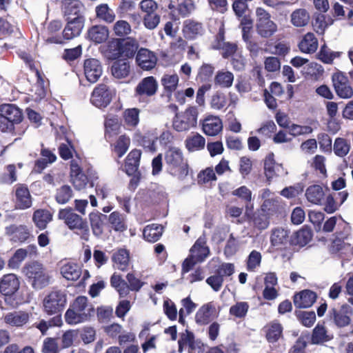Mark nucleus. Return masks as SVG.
<instances>
[{"instance_id": "1", "label": "nucleus", "mask_w": 353, "mask_h": 353, "mask_svg": "<svg viewBox=\"0 0 353 353\" xmlns=\"http://www.w3.org/2000/svg\"><path fill=\"white\" fill-rule=\"evenodd\" d=\"M94 312L92 305L88 303V298L78 296L70 305L65 314V319L70 325H77L88 321Z\"/></svg>"}, {"instance_id": "2", "label": "nucleus", "mask_w": 353, "mask_h": 353, "mask_svg": "<svg viewBox=\"0 0 353 353\" xmlns=\"http://www.w3.org/2000/svg\"><path fill=\"white\" fill-rule=\"evenodd\" d=\"M23 272L34 290H41L50 284L52 276L41 263L33 261L27 263L23 267Z\"/></svg>"}, {"instance_id": "3", "label": "nucleus", "mask_w": 353, "mask_h": 353, "mask_svg": "<svg viewBox=\"0 0 353 353\" xmlns=\"http://www.w3.org/2000/svg\"><path fill=\"white\" fill-rule=\"evenodd\" d=\"M165 161L172 175L181 179L188 174L187 165L183 161L182 152L178 148L170 147L165 153Z\"/></svg>"}, {"instance_id": "4", "label": "nucleus", "mask_w": 353, "mask_h": 353, "mask_svg": "<svg viewBox=\"0 0 353 353\" xmlns=\"http://www.w3.org/2000/svg\"><path fill=\"white\" fill-rule=\"evenodd\" d=\"M67 302L66 294L64 291L54 289L49 292L43 298V310L48 315L61 313Z\"/></svg>"}, {"instance_id": "5", "label": "nucleus", "mask_w": 353, "mask_h": 353, "mask_svg": "<svg viewBox=\"0 0 353 353\" xmlns=\"http://www.w3.org/2000/svg\"><path fill=\"white\" fill-rule=\"evenodd\" d=\"M353 308L347 303H343L339 307H334L329 310L330 320L338 328L347 327L352 323Z\"/></svg>"}, {"instance_id": "6", "label": "nucleus", "mask_w": 353, "mask_h": 353, "mask_svg": "<svg viewBox=\"0 0 353 353\" xmlns=\"http://www.w3.org/2000/svg\"><path fill=\"white\" fill-rule=\"evenodd\" d=\"M332 85L337 96L341 99H350L353 97V88L347 76L339 71L332 76Z\"/></svg>"}, {"instance_id": "7", "label": "nucleus", "mask_w": 353, "mask_h": 353, "mask_svg": "<svg viewBox=\"0 0 353 353\" xmlns=\"http://www.w3.org/2000/svg\"><path fill=\"white\" fill-rule=\"evenodd\" d=\"M112 100V94L108 88L101 84L94 88L91 96V103L97 108H105Z\"/></svg>"}, {"instance_id": "8", "label": "nucleus", "mask_w": 353, "mask_h": 353, "mask_svg": "<svg viewBox=\"0 0 353 353\" xmlns=\"http://www.w3.org/2000/svg\"><path fill=\"white\" fill-rule=\"evenodd\" d=\"M158 89V83L154 77L143 78L137 85L134 90L136 96L152 97L154 95Z\"/></svg>"}, {"instance_id": "9", "label": "nucleus", "mask_w": 353, "mask_h": 353, "mask_svg": "<svg viewBox=\"0 0 353 353\" xmlns=\"http://www.w3.org/2000/svg\"><path fill=\"white\" fill-rule=\"evenodd\" d=\"M70 181L77 190H83L88 183L87 176L82 172L76 160L70 162Z\"/></svg>"}, {"instance_id": "10", "label": "nucleus", "mask_w": 353, "mask_h": 353, "mask_svg": "<svg viewBox=\"0 0 353 353\" xmlns=\"http://www.w3.org/2000/svg\"><path fill=\"white\" fill-rule=\"evenodd\" d=\"M83 68L85 76L90 83L97 82L103 72L101 63L96 59H86Z\"/></svg>"}, {"instance_id": "11", "label": "nucleus", "mask_w": 353, "mask_h": 353, "mask_svg": "<svg viewBox=\"0 0 353 353\" xmlns=\"http://www.w3.org/2000/svg\"><path fill=\"white\" fill-rule=\"evenodd\" d=\"M138 65L144 70H150L157 65V57L156 54L146 48H141L136 57Z\"/></svg>"}, {"instance_id": "12", "label": "nucleus", "mask_w": 353, "mask_h": 353, "mask_svg": "<svg viewBox=\"0 0 353 353\" xmlns=\"http://www.w3.org/2000/svg\"><path fill=\"white\" fill-rule=\"evenodd\" d=\"M1 119L6 120L12 125L13 123H19L22 120L21 110L14 104H3L0 105Z\"/></svg>"}, {"instance_id": "13", "label": "nucleus", "mask_w": 353, "mask_h": 353, "mask_svg": "<svg viewBox=\"0 0 353 353\" xmlns=\"http://www.w3.org/2000/svg\"><path fill=\"white\" fill-rule=\"evenodd\" d=\"M20 282L14 274L4 275L0 280V292L5 296L14 294L19 289Z\"/></svg>"}, {"instance_id": "14", "label": "nucleus", "mask_w": 353, "mask_h": 353, "mask_svg": "<svg viewBox=\"0 0 353 353\" xmlns=\"http://www.w3.org/2000/svg\"><path fill=\"white\" fill-rule=\"evenodd\" d=\"M58 218L63 220L70 230H77L84 221L81 216L74 213L71 208L59 210Z\"/></svg>"}, {"instance_id": "15", "label": "nucleus", "mask_w": 353, "mask_h": 353, "mask_svg": "<svg viewBox=\"0 0 353 353\" xmlns=\"http://www.w3.org/2000/svg\"><path fill=\"white\" fill-rule=\"evenodd\" d=\"M68 23L63 31L64 39L70 40L80 35L84 26V17H77L75 19H66Z\"/></svg>"}, {"instance_id": "16", "label": "nucleus", "mask_w": 353, "mask_h": 353, "mask_svg": "<svg viewBox=\"0 0 353 353\" xmlns=\"http://www.w3.org/2000/svg\"><path fill=\"white\" fill-rule=\"evenodd\" d=\"M16 208L25 210L32 206V197L28 188L23 185H18L16 191Z\"/></svg>"}, {"instance_id": "17", "label": "nucleus", "mask_w": 353, "mask_h": 353, "mask_svg": "<svg viewBox=\"0 0 353 353\" xmlns=\"http://www.w3.org/2000/svg\"><path fill=\"white\" fill-rule=\"evenodd\" d=\"M83 6L79 0H65L63 3V11L66 19L83 17Z\"/></svg>"}, {"instance_id": "18", "label": "nucleus", "mask_w": 353, "mask_h": 353, "mask_svg": "<svg viewBox=\"0 0 353 353\" xmlns=\"http://www.w3.org/2000/svg\"><path fill=\"white\" fill-rule=\"evenodd\" d=\"M216 315V306L213 302L202 305L196 314V323L202 325L208 324Z\"/></svg>"}, {"instance_id": "19", "label": "nucleus", "mask_w": 353, "mask_h": 353, "mask_svg": "<svg viewBox=\"0 0 353 353\" xmlns=\"http://www.w3.org/2000/svg\"><path fill=\"white\" fill-rule=\"evenodd\" d=\"M265 174L268 180L275 176H283L287 174L281 164L276 163L273 154L268 155L264 161Z\"/></svg>"}, {"instance_id": "20", "label": "nucleus", "mask_w": 353, "mask_h": 353, "mask_svg": "<svg viewBox=\"0 0 353 353\" xmlns=\"http://www.w3.org/2000/svg\"><path fill=\"white\" fill-rule=\"evenodd\" d=\"M30 319V314L23 311H14L6 314L3 320L6 324L14 327H21L26 324Z\"/></svg>"}, {"instance_id": "21", "label": "nucleus", "mask_w": 353, "mask_h": 353, "mask_svg": "<svg viewBox=\"0 0 353 353\" xmlns=\"http://www.w3.org/2000/svg\"><path fill=\"white\" fill-rule=\"evenodd\" d=\"M6 234L14 241L24 242L29 237V231L24 225H10L5 228Z\"/></svg>"}, {"instance_id": "22", "label": "nucleus", "mask_w": 353, "mask_h": 353, "mask_svg": "<svg viewBox=\"0 0 353 353\" xmlns=\"http://www.w3.org/2000/svg\"><path fill=\"white\" fill-rule=\"evenodd\" d=\"M316 299V294L315 292L305 290L294 296V303L297 307L306 308L312 306Z\"/></svg>"}, {"instance_id": "23", "label": "nucleus", "mask_w": 353, "mask_h": 353, "mask_svg": "<svg viewBox=\"0 0 353 353\" xmlns=\"http://www.w3.org/2000/svg\"><path fill=\"white\" fill-rule=\"evenodd\" d=\"M205 244V240L199 238L190 249V255L196 262L201 263L208 256L210 250Z\"/></svg>"}, {"instance_id": "24", "label": "nucleus", "mask_w": 353, "mask_h": 353, "mask_svg": "<svg viewBox=\"0 0 353 353\" xmlns=\"http://www.w3.org/2000/svg\"><path fill=\"white\" fill-rule=\"evenodd\" d=\"M61 274L68 281H77L82 274L81 268L74 263H66L60 268Z\"/></svg>"}, {"instance_id": "25", "label": "nucleus", "mask_w": 353, "mask_h": 353, "mask_svg": "<svg viewBox=\"0 0 353 353\" xmlns=\"http://www.w3.org/2000/svg\"><path fill=\"white\" fill-rule=\"evenodd\" d=\"M305 195L308 202L314 205H321L324 199L325 192L321 185H312L306 189Z\"/></svg>"}, {"instance_id": "26", "label": "nucleus", "mask_w": 353, "mask_h": 353, "mask_svg": "<svg viewBox=\"0 0 353 353\" xmlns=\"http://www.w3.org/2000/svg\"><path fill=\"white\" fill-rule=\"evenodd\" d=\"M310 21V13L305 8L296 9L290 14V22L296 28H303L307 26Z\"/></svg>"}, {"instance_id": "27", "label": "nucleus", "mask_w": 353, "mask_h": 353, "mask_svg": "<svg viewBox=\"0 0 353 353\" xmlns=\"http://www.w3.org/2000/svg\"><path fill=\"white\" fill-rule=\"evenodd\" d=\"M109 36V30L104 26H93L88 31V38L95 43H101L106 41Z\"/></svg>"}, {"instance_id": "28", "label": "nucleus", "mask_w": 353, "mask_h": 353, "mask_svg": "<svg viewBox=\"0 0 353 353\" xmlns=\"http://www.w3.org/2000/svg\"><path fill=\"white\" fill-rule=\"evenodd\" d=\"M130 72V63L125 59L114 61L111 66L112 76L118 79L126 78Z\"/></svg>"}, {"instance_id": "29", "label": "nucleus", "mask_w": 353, "mask_h": 353, "mask_svg": "<svg viewBox=\"0 0 353 353\" xmlns=\"http://www.w3.org/2000/svg\"><path fill=\"white\" fill-rule=\"evenodd\" d=\"M104 56L109 60H115L122 56L121 43L119 39L110 41L103 50Z\"/></svg>"}, {"instance_id": "30", "label": "nucleus", "mask_w": 353, "mask_h": 353, "mask_svg": "<svg viewBox=\"0 0 353 353\" xmlns=\"http://www.w3.org/2000/svg\"><path fill=\"white\" fill-rule=\"evenodd\" d=\"M234 78L232 72L222 69L216 72L214 78V83L215 85L221 88H229L233 84Z\"/></svg>"}, {"instance_id": "31", "label": "nucleus", "mask_w": 353, "mask_h": 353, "mask_svg": "<svg viewBox=\"0 0 353 353\" xmlns=\"http://www.w3.org/2000/svg\"><path fill=\"white\" fill-rule=\"evenodd\" d=\"M141 152L139 150H132L127 156L125 163V172L128 175L135 173L139 166Z\"/></svg>"}, {"instance_id": "32", "label": "nucleus", "mask_w": 353, "mask_h": 353, "mask_svg": "<svg viewBox=\"0 0 353 353\" xmlns=\"http://www.w3.org/2000/svg\"><path fill=\"white\" fill-rule=\"evenodd\" d=\"M114 265L120 270L125 271L130 261L129 252L123 248L116 250L112 256Z\"/></svg>"}, {"instance_id": "33", "label": "nucleus", "mask_w": 353, "mask_h": 353, "mask_svg": "<svg viewBox=\"0 0 353 353\" xmlns=\"http://www.w3.org/2000/svg\"><path fill=\"white\" fill-rule=\"evenodd\" d=\"M195 9V4L193 0H179L176 8L172 11V14L175 19L179 17H185Z\"/></svg>"}, {"instance_id": "34", "label": "nucleus", "mask_w": 353, "mask_h": 353, "mask_svg": "<svg viewBox=\"0 0 353 353\" xmlns=\"http://www.w3.org/2000/svg\"><path fill=\"white\" fill-rule=\"evenodd\" d=\"M319 46L318 40L312 32H307L299 44L300 50L304 53H313Z\"/></svg>"}, {"instance_id": "35", "label": "nucleus", "mask_w": 353, "mask_h": 353, "mask_svg": "<svg viewBox=\"0 0 353 353\" xmlns=\"http://www.w3.org/2000/svg\"><path fill=\"white\" fill-rule=\"evenodd\" d=\"M203 28L201 23L192 19L185 20L183 23V32L187 39H192L201 34Z\"/></svg>"}, {"instance_id": "36", "label": "nucleus", "mask_w": 353, "mask_h": 353, "mask_svg": "<svg viewBox=\"0 0 353 353\" xmlns=\"http://www.w3.org/2000/svg\"><path fill=\"white\" fill-rule=\"evenodd\" d=\"M289 231L281 228L278 227L272 230L270 242L272 245L279 247L284 245L288 242Z\"/></svg>"}, {"instance_id": "37", "label": "nucleus", "mask_w": 353, "mask_h": 353, "mask_svg": "<svg viewBox=\"0 0 353 353\" xmlns=\"http://www.w3.org/2000/svg\"><path fill=\"white\" fill-rule=\"evenodd\" d=\"M223 128L221 119L216 116H208L202 122L203 132H220Z\"/></svg>"}, {"instance_id": "38", "label": "nucleus", "mask_w": 353, "mask_h": 353, "mask_svg": "<svg viewBox=\"0 0 353 353\" xmlns=\"http://www.w3.org/2000/svg\"><path fill=\"white\" fill-rule=\"evenodd\" d=\"M256 30L259 35L263 38H269L277 31L276 24L270 20L256 23Z\"/></svg>"}, {"instance_id": "39", "label": "nucleus", "mask_w": 353, "mask_h": 353, "mask_svg": "<svg viewBox=\"0 0 353 353\" xmlns=\"http://www.w3.org/2000/svg\"><path fill=\"white\" fill-rule=\"evenodd\" d=\"M332 339V336L327 333L324 325L318 324L313 330L311 343L312 344H321Z\"/></svg>"}, {"instance_id": "40", "label": "nucleus", "mask_w": 353, "mask_h": 353, "mask_svg": "<svg viewBox=\"0 0 353 353\" xmlns=\"http://www.w3.org/2000/svg\"><path fill=\"white\" fill-rule=\"evenodd\" d=\"M36 249L37 248L34 245L28 246V249H18L16 250L12 257L9 260V266L12 268H18L20 263L25 260L29 252L30 254L35 252Z\"/></svg>"}, {"instance_id": "41", "label": "nucleus", "mask_w": 353, "mask_h": 353, "mask_svg": "<svg viewBox=\"0 0 353 353\" xmlns=\"http://www.w3.org/2000/svg\"><path fill=\"white\" fill-rule=\"evenodd\" d=\"M276 118L278 124L283 128H289L291 130H296L298 131V132H312V129L309 126H301L294 124H292L291 125H290V122L288 117L283 113H277Z\"/></svg>"}, {"instance_id": "42", "label": "nucleus", "mask_w": 353, "mask_h": 353, "mask_svg": "<svg viewBox=\"0 0 353 353\" xmlns=\"http://www.w3.org/2000/svg\"><path fill=\"white\" fill-rule=\"evenodd\" d=\"M281 208V199L276 197L264 200L260 210L271 217L278 213Z\"/></svg>"}, {"instance_id": "43", "label": "nucleus", "mask_w": 353, "mask_h": 353, "mask_svg": "<svg viewBox=\"0 0 353 353\" xmlns=\"http://www.w3.org/2000/svg\"><path fill=\"white\" fill-rule=\"evenodd\" d=\"M52 215L47 210H37L33 214V221L40 230L46 228L48 223L52 221Z\"/></svg>"}, {"instance_id": "44", "label": "nucleus", "mask_w": 353, "mask_h": 353, "mask_svg": "<svg viewBox=\"0 0 353 353\" xmlns=\"http://www.w3.org/2000/svg\"><path fill=\"white\" fill-rule=\"evenodd\" d=\"M179 77L176 74H165L161 79V83L165 91L170 97L172 93L175 91L179 83Z\"/></svg>"}, {"instance_id": "45", "label": "nucleus", "mask_w": 353, "mask_h": 353, "mask_svg": "<svg viewBox=\"0 0 353 353\" xmlns=\"http://www.w3.org/2000/svg\"><path fill=\"white\" fill-rule=\"evenodd\" d=\"M283 328L278 323H272L264 327L265 336L268 342L274 343L282 336Z\"/></svg>"}, {"instance_id": "46", "label": "nucleus", "mask_w": 353, "mask_h": 353, "mask_svg": "<svg viewBox=\"0 0 353 353\" xmlns=\"http://www.w3.org/2000/svg\"><path fill=\"white\" fill-rule=\"evenodd\" d=\"M130 145V139L125 134L119 136L112 145L114 152L121 158L128 151Z\"/></svg>"}, {"instance_id": "47", "label": "nucleus", "mask_w": 353, "mask_h": 353, "mask_svg": "<svg viewBox=\"0 0 353 353\" xmlns=\"http://www.w3.org/2000/svg\"><path fill=\"white\" fill-rule=\"evenodd\" d=\"M163 227L161 225L152 224L147 225L143 230V236L146 241L156 242L161 236Z\"/></svg>"}, {"instance_id": "48", "label": "nucleus", "mask_w": 353, "mask_h": 353, "mask_svg": "<svg viewBox=\"0 0 353 353\" xmlns=\"http://www.w3.org/2000/svg\"><path fill=\"white\" fill-rule=\"evenodd\" d=\"M270 216L259 209L253 215V225L259 230H265L270 225Z\"/></svg>"}, {"instance_id": "49", "label": "nucleus", "mask_w": 353, "mask_h": 353, "mask_svg": "<svg viewBox=\"0 0 353 353\" xmlns=\"http://www.w3.org/2000/svg\"><path fill=\"white\" fill-rule=\"evenodd\" d=\"M89 216L94 234L100 236L103 232V219H105L106 216L99 212H92L90 214Z\"/></svg>"}, {"instance_id": "50", "label": "nucleus", "mask_w": 353, "mask_h": 353, "mask_svg": "<svg viewBox=\"0 0 353 353\" xmlns=\"http://www.w3.org/2000/svg\"><path fill=\"white\" fill-rule=\"evenodd\" d=\"M97 17L106 23L114 21L116 15L107 4H101L96 8Z\"/></svg>"}, {"instance_id": "51", "label": "nucleus", "mask_w": 353, "mask_h": 353, "mask_svg": "<svg viewBox=\"0 0 353 353\" xmlns=\"http://www.w3.org/2000/svg\"><path fill=\"white\" fill-rule=\"evenodd\" d=\"M112 30L115 36L124 37L132 32V28L128 21L119 20L114 24Z\"/></svg>"}, {"instance_id": "52", "label": "nucleus", "mask_w": 353, "mask_h": 353, "mask_svg": "<svg viewBox=\"0 0 353 353\" xmlns=\"http://www.w3.org/2000/svg\"><path fill=\"white\" fill-rule=\"evenodd\" d=\"M72 197V190L69 185H64L57 190L55 199L59 204L68 203Z\"/></svg>"}, {"instance_id": "53", "label": "nucleus", "mask_w": 353, "mask_h": 353, "mask_svg": "<svg viewBox=\"0 0 353 353\" xmlns=\"http://www.w3.org/2000/svg\"><path fill=\"white\" fill-rule=\"evenodd\" d=\"M242 39L244 41L252 38L253 21L250 17H244L240 23Z\"/></svg>"}, {"instance_id": "54", "label": "nucleus", "mask_w": 353, "mask_h": 353, "mask_svg": "<svg viewBox=\"0 0 353 353\" xmlns=\"http://www.w3.org/2000/svg\"><path fill=\"white\" fill-rule=\"evenodd\" d=\"M182 307L179 310V322L184 323L183 316L192 313L196 308V304L193 303L189 297L185 298L181 301Z\"/></svg>"}, {"instance_id": "55", "label": "nucleus", "mask_w": 353, "mask_h": 353, "mask_svg": "<svg viewBox=\"0 0 353 353\" xmlns=\"http://www.w3.org/2000/svg\"><path fill=\"white\" fill-rule=\"evenodd\" d=\"M312 238V232L308 228H302L296 232L295 243L300 246L307 244Z\"/></svg>"}, {"instance_id": "56", "label": "nucleus", "mask_w": 353, "mask_h": 353, "mask_svg": "<svg viewBox=\"0 0 353 353\" xmlns=\"http://www.w3.org/2000/svg\"><path fill=\"white\" fill-rule=\"evenodd\" d=\"M139 47V43L135 39H130L121 43L122 55L126 57H132L135 54Z\"/></svg>"}, {"instance_id": "57", "label": "nucleus", "mask_w": 353, "mask_h": 353, "mask_svg": "<svg viewBox=\"0 0 353 353\" xmlns=\"http://www.w3.org/2000/svg\"><path fill=\"white\" fill-rule=\"evenodd\" d=\"M249 305L246 302H238L230 308V314L236 318H243L247 314Z\"/></svg>"}, {"instance_id": "58", "label": "nucleus", "mask_w": 353, "mask_h": 353, "mask_svg": "<svg viewBox=\"0 0 353 353\" xmlns=\"http://www.w3.org/2000/svg\"><path fill=\"white\" fill-rule=\"evenodd\" d=\"M205 143V139L199 134H196L186 141V146L188 150L194 151L203 148Z\"/></svg>"}, {"instance_id": "59", "label": "nucleus", "mask_w": 353, "mask_h": 353, "mask_svg": "<svg viewBox=\"0 0 353 353\" xmlns=\"http://www.w3.org/2000/svg\"><path fill=\"white\" fill-rule=\"evenodd\" d=\"M152 134H147L139 137L138 141L141 145L149 151H155L157 150V141L152 136Z\"/></svg>"}, {"instance_id": "60", "label": "nucleus", "mask_w": 353, "mask_h": 353, "mask_svg": "<svg viewBox=\"0 0 353 353\" xmlns=\"http://www.w3.org/2000/svg\"><path fill=\"white\" fill-rule=\"evenodd\" d=\"M226 103L227 99L223 93L216 92L212 96L210 106L212 109L221 110L225 106Z\"/></svg>"}, {"instance_id": "61", "label": "nucleus", "mask_w": 353, "mask_h": 353, "mask_svg": "<svg viewBox=\"0 0 353 353\" xmlns=\"http://www.w3.org/2000/svg\"><path fill=\"white\" fill-rule=\"evenodd\" d=\"M239 242L234 238L233 234H230L224 248V254L227 257L232 256L236 254L239 250Z\"/></svg>"}, {"instance_id": "62", "label": "nucleus", "mask_w": 353, "mask_h": 353, "mask_svg": "<svg viewBox=\"0 0 353 353\" xmlns=\"http://www.w3.org/2000/svg\"><path fill=\"white\" fill-rule=\"evenodd\" d=\"M109 221L115 230L123 231L125 229L123 217L117 212H114L110 214Z\"/></svg>"}, {"instance_id": "63", "label": "nucleus", "mask_w": 353, "mask_h": 353, "mask_svg": "<svg viewBox=\"0 0 353 353\" xmlns=\"http://www.w3.org/2000/svg\"><path fill=\"white\" fill-rule=\"evenodd\" d=\"M261 254L260 252L253 250L250 252L247 260V269L249 271H254L260 265Z\"/></svg>"}, {"instance_id": "64", "label": "nucleus", "mask_w": 353, "mask_h": 353, "mask_svg": "<svg viewBox=\"0 0 353 353\" xmlns=\"http://www.w3.org/2000/svg\"><path fill=\"white\" fill-rule=\"evenodd\" d=\"M43 353H58L59 345L56 339L46 338L43 341L42 347Z\"/></svg>"}]
</instances>
